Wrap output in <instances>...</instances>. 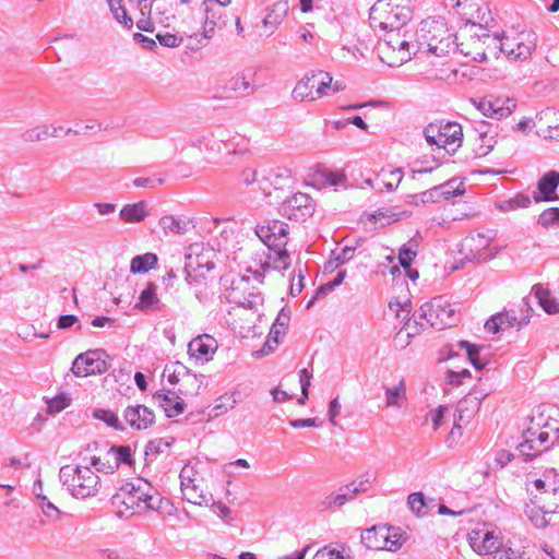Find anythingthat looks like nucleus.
Masks as SVG:
<instances>
[{
    "mask_svg": "<svg viewBox=\"0 0 559 559\" xmlns=\"http://www.w3.org/2000/svg\"><path fill=\"white\" fill-rule=\"evenodd\" d=\"M162 502L163 498L156 489L141 479L121 486L110 499L111 507L119 518L148 510H158Z\"/></svg>",
    "mask_w": 559,
    "mask_h": 559,
    "instance_id": "f257e3e1",
    "label": "nucleus"
},
{
    "mask_svg": "<svg viewBox=\"0 0 559 559\" xmlns=\"http://www.w3.org/2000/svg\"><path fill=\"white\" fill-rule=\"evenodd\" d=\"M59 479L76 499L94 497L100 488V478L91 465H64L59 471Z\"/></svg>",
    "mask_w": 559,
    "mask_h": 559,
    "instance_id": "f03ea898",
    "label": "nucleus"
},
{
    "mask_svg": "<svg viewBox=\"0 0 559 559\" xmlns=\"http://www.w3.org/2000/svg\"><path fill=\"white\" fill-rule=\"evenodd\" d=\"M418 49L431 52L437 57H444L450 52L460 51L461 44L455 43L456 36L447 34L443 24L429 25L423 23L416 33Z\"/></svg>",
    "mask_w": 559,
    "mask_h": 559,
    "instance_id": "7ed1b4c3",
    "label": "nucleus"
},
{
    "mask_svg": "<svg viewBox=\"0 0 559 559\" xmlns=\"http://www.w3.org/2000/svg\"><path fill=\"white\" fill-rule=\"evenodd\" d=\"M215 255L214 249L204 243H192L186 252V281L188 285H193L200 280L205 278V274L215 267L212 258Z\"/></svg>",
    "mask_w": 559,
    "mask_h": 559,
    "instance_id": "20e7f679",
    "label": "nucleus"
},
{
    "mask_svg": "<svg viewBox=\"0 0 559 559\" xmlns=\"http://www.w3.org/2000/svg\"><path fill=\"white\" fill-rule=\"evenodd\" d=\"M419 312V317L426 319L430 326L437 330L453 326L459 321L454 307L441 296L424 304Z\"/></svg>",
    "mask_w": 559,
    "mask_h": 559,
    "instance_id": "39448f33",
    "label": "nucleus"
},
{
    "mask_svg": "<svg viewBox=\"0 0 559 559\" xmlns=\"http://www.w3.org/2000/svg\"><path fill=\"white\" fill-rule=\"evenodd\" d=\"M460 35L462 37L468 36L469 40L473 41V49L465 50L464 43H460V52L466 57H471L474 61L484 62L487 59L485 55V48L481 47V44H486L487 41H492L495 44V48H497V43H499L498 35L489 34V31L481 24L468 22L466 23L460 31Z\"/></svg>",
    "mask_w": 559,
    "mask_h": 559,
    "instance_id": "423d86ee",
    "label": "nucleus"
},
{
    "mask_svg": "<svg viewBox=\"0 0 559 559\" xmlns=\"http://www.w3.org/2000/svg\"><path fill=\"white\" fill-rule=\"evenodd\" d=\"M226 298L229 302L246 309H255L262 300L261 295L250 284L249 277L246 276H236L231 280Z\"/></svg>",
    "mask_w": 559,
    "mask_h": 559,
    "instance_id": "0eeeda50",
    "label": "nucleus"
},
{
    "mask_svg": "<svg viewBox=\"0 0 559 559\" xmlns=\"http://www.w3.org/2000/svg\"><path fill=\"white\" fill-rule=\"evenodd\" d=\"M497 48L511 60H526L536 48V34L522 33L518 38H500Z\"/></svg>",
    "mask_w": 559,
    "mask_h": 559,
    "instance_id": "6e6552de",
    "label": "nucleus"
},
{
    "mask_svg": "<svg viewBox=\"0 0 559 559\" xmlns=\"http://www.w3.org/2000/svg\"><path fill=\"white\" fill-rule=\"evenodd\" d=\"M105 355L103 349L87 350L78 355L72 362V373L78 378H83L106 372L108 365L104 358Z\"/></svg>",
    "mask_w": 559,
    "mask_h": 559,
    "instance_id": "1a4fd4ad",
    "label": "nucleus"
},
{
    "mask_svg": "<svg viewBox=\"0 0 559 559\" xmlns=\"http://www.w3.org/2000/svg\"><path fill=\"white\" fill-rule=\"evenodd\" d=\"M314 212V203L307 193L297 192L286 198L280 206V213L292 221H305Z\"/></svg>",
    "mask_w": 559,
    "mask_h": 559,
    "instance_id": "9d476101",
    "label": "nucleus"
},
{
    "mask_svg": "<svg viewBox=\"0 0 559 559\" xmlns=\"http://www.w3.org/2000/svg\"><path fill=\"white\" fill-rule=\"evenodd\" d=\"M255 234L269 249L286 247L288 225L277 219L267 221L257 226Z\"/></svg>",
    "mask_w": 559,
    "mask_h": 559,
    "instance_id": "9b49d317",
    "label": "nucleus"
},
{
    "mask_svg": "<svg viewBox=\"0 0 559 559\" xmlns=\"http://www.w3.org/2000/svg\"><path fill=\"white\" fill-rule=\"evenodd\" d=\"M385 19L381 22V27L390 32L399 31L412 19L411 0H388L384 11Z\"/></svg>",
    "mask_w": 559,
    "mask_h": 559,
    "instance_id": "f8f14e48",
    "label": "nucleus"
},
{
    "mask_svg": "<svg viewBox=\"0 0 559 559\" xmlns=\"http://www.w3.org/2000/svg\"><path fill=\"white\" fill-rule=\"evenodd\" d=\"M477 397L464 396L456 406L454 414V425L450 432L449 438H455L462 436V423L467 424L471 418L479 411Z\"/></svg>",
    "mask_w": 559,
    "mask_h": 559,
    "instance_id": "ddd939ff",
    "label": "nucleus"
},
{
    "mask_svg": "<svg viewBox=\"0 0 559 559\" xmlns=\"http://www.w3.org/2000/svg\"><path fill=\"white\" fill-rule=\"evenodd\" d=\"M129 426L135 430H145L155 421L153 411L144 405H129L122 414Z\"/></svg>",
    "mask_w": 559,
    "mask_h": 559,
    "instance_id": "4468645a",
    "label": "nucleus"
},
{
    "mask_svg": "<svg viewBox=\"0 0 559 559\" xmlns=\"http://www.w3.org/2000/svg\"><path fill=\"white\" fill-rule=\"evenodd\" d=\"M476 107L484 116L500 120L511 115L512 110L515 108V103L510 98L506 100L500 98H481Z\"/></svg>",
    "mask_w": 559,
    "mask_h": 559,
    "instance_id": "2eb2a0df",
    "label": "nucleus"
},
{
    "mask_svg": "<svg viewBox=\"0 0 559 559\" xmlns=\"http://www.w3.org/2000/svg\"><path fill=\"white\" fill-rule=\"evenodd\" d=\"M468 542L473 550L479 555L497 552L500 547L499 538L487 530L473 531L468 535Z\"/></svg>",
    "mask_w": 559,
    "mask_h": 559,
    "instance_id": "dca6fc26",
    "label": "nucleus"
},
{
    "mask_svg": "<svg viewBox=\"0 0 559 559\" xmlns=\"http://www.w3.org/2000/svg\"><path fill=\"white\" fill-rule=\"evenodd\" d=\"M217 348L216 341L207 335H200L193 338L188 345V353L191 358L202 362L209 361Z\"/></svg>",
    "mask_w": 559,
    "mask_h": 559,
    "instance_id": "f3484780",
    "label": "nucleus"
},
{
    "mask_svg": "<svg viewBox=\"0 0 559 559\" xmlns=\"http://www.w3.org/2000/svg\"><path fill=\"white\" fill-rule=\"evenodd\" d=\"M153 399L164 409L165 415L169 418L176 417L183 413L185 402L173 391H159L153 395Z\"/></svg>",
    "mask_w": 559,
    "mask_h": 559,
    "instance_id": "a211bd4d",
    "label": "nucleus"
},
{
    "mask_svg": "<svg viewBox=\"0 0 559 559\" xmlns=\"http://www.w3.org/2000/svg\"><path fill=\"white\" fill-rule=\"evenodd\" d=\"M442 148L448 154H453L461 146L463 141V131L461 124L456 122L442 123V135H440Z\"/></svg>",
    "mask_w": 559,
    "mask_h": 559,
    "instance_id": "6ab92c4d",
    "label": "nucleus"
},
{
    "mask_svg": "<svg viewBox=\"0 0 559 559\" xmlns=\"http://www.w3.org/2000/svg\"><path fill=\"white\" fill-rule=\"evenodd\" d=\"M388 525H376L361 533V543L369 549H385L388 546Z\"/></svg>",
    "mask_w": 559,
    "mask_h": 559,
    "instance_id": "aec40b11",
    "label": "nucleus"
},
{
    "mask_svg": "<svg viewBox=\"0 0 559 559\" xmlns=\"http://www.w3.org/2000/svg\"><path fill=\"white\" fill-rule=\"evenodd\" d=\"M548 441L549 433L547 431H539L535 439H524L518 445V450L526 460H532L548 449Z\"/></svg>",
    "mask_w": 559,
    "mask_h": 559,
    "instance_id": "412c9836",
    "label": "nucleus"
},
{
    "mask_svg": "<svg viewBox=\"0 0 559 559\" xmlns=\"http://www.w3.org/2000/svg\"><path fill=\"white\" fill-rule=\"evenodd\" d=\"M559 186V173L550 170L546 173L538 181L537 189L539 195H534L536 202L542 200L550 201L554 200L556 190Z\"/></svg>",
    "mask_w": 559,
    "mask_h": 559,
    "instance_id": "4be33fe9",
    "label": "nucleus"
},
{
    "mask_svg": "<svg viewBox=\"0 0 559 559\" xmlns=\"http://www.w3.org/2000/svg\"><path fill=\"white\" fill-rule=\"evenodd\" d=\"M292 95L295 100L299 102L317 99L316 73L312 72L311 74L306 75L304 79H301L296 84Z\"/></svg>",
    "mask_w": 559,
    "mask_h": 559,
    "instance_id": "5701e85b",
    "label": "nucleus"
},
{
    "mask_svg": "<svg viewBox=\"0 0 559 559\" xmlns=\"http://www.w3.org/2000/svg\"><path fill=\"white\" fill-rule=\"evenodd\" d=\"M119 216L128 224L140 223L148 216L147 203L140 201L138 203L126 204L120 210Z\"/></svg>",
    "mask_w": 559,
    "mask_h": 559,
    "instance_id": "b1692460",
    "label": "nucleus"
},
{
    "mask_svg": "<svg viewBox=\"0 0 559 559\" xmlns=\"http://www.w3.org/2000/svg\"><path fill=\"white\" fill-rule=\"evenodd\" d=\"M536 119L539 123H547L546 129L542 131L546 139L559 141V112L552 109H546L537 114Z\"/></svg>",
    "mask_w": 559,
    "mask_h": 559,
    "instance_id": "393cba45",
    "label": "nucleus"
},
{
    "mask_svg": "<svg viewBox=\"0 0 559 559\" xmlns=\"http://www.w3.org/2000/svg\"><path fill=\"white\" fill-rule=\"evenodd\" d=\"M159 299L156 294V285L148 282L146 287L140 293L135 309L141 311H151L159 309Z\"/></svg>",
    "mask_w": 559,
    "mask_h": 559,
    "instance_id": "a878e982",
    "label": "nucleus"
},
{
    "mask_svg": "<svg viewBox=\"0 0 559 559\" xmlns=\"http://www.w3.org/2000/svg\"><path fill=\"white\" fill-rule=\"evenodd\" d=\"M385 406L401 408L407 400L405 381L402 379L394 386H384Z\"/></svg>",
    "mask_w": 559,
    "mask_h": 559,
    "instance_id": "bb28decb",
    "label": "nucleus"
},
{
    "mask_svg": "<svg viewBox=\"0 0 559 559\" xmlns=\"http://www.w3.org/2000/svg\"><path fill=\"white\" fill-rule=\"evenodd\" d=\"M289 10L288 2L286 0H278L267 9V14L263 19L264 26L275 28L282 23Z\"/></svg>",
    "mask_w": 559,
    "mask_h": 559,
    "instance_id": "cd10ccee",
    "label": "nucleus"
},
{
    "mask_svg": "<svg viewBox=\"0 0 559 559\" xmlns=\"http://www.w3.org/2000/svg\"><path fill=\"white\" fill-rule=\"evenodd\" d=\"M356 496L357 495L353 492V488L348 484L340 488L338 493H331L326 496L321 502L322 510H326L332 507L340 508L344 506L347 501L353 500Z\"/></svg>",
    "mask_w": 559,
    "mask_h": 559,
    "instance_id": "c85d7f7f",
    "label": "nucleus"
},
{
    "mask_svg": "<svg viewBox=\"0 0 559 559\" xmlns=\"http://www.w3.org/2000/svg\"><path fill=\"white\" fill-rule=\"evenodd\" d=\"M533 292L538 304L547 313H559V301L551 296L547 288H544L542 285H535L533 286Z\"/></svg>",
    "mask_w": 559,
    "mask_h": 559,
    "instance_id": "c756f323",
    "label": "nucleus"
},
{
    "mask_svg": "<svg viewBox=\"0 0 559 559\" xmlns=\"http://www.w3.org/2000/svg\"><path fill=\"white\" fill-rule=\"evenodd\" d=\"M62 128L59 127H49V126H37L35 128L26 130L22 134V139L25 142H36V141H43L48 138H57L59 136V131H61Z\"/></svg>",
    "mask_w": 559,
    "mask_h": 559,
    "instance_id": "7c9ffc66",
    "label": "nucleus"
},
{
    "mask_svg": "<svg viewBox=\"0 0 559 559\" xmlns=\"http://www.w3.org/2000/svg\"><path fill=\"white\" fill-rule=\"evenodd\" d=\"M164 373H167V380L171 385H176L180 378H191L193 381H198V377L191 373L190 369L183 366L179 361L170 362L165 366Z\"/></svg>",
    "mask_w": 559,
    "mask_h": 559,
    "instance_id": "2f4dec72",
    "label": "nucleus"
},
{
    "mask_svg": "<svg viewBox=\"0 0 559 559\" xmlns=\"http://www.w3.org/2000/svg\"><path fill=\"white\" fill-rule=\"evenodd\" d=\"M189 224V221H185L173 215H165L159 219V225L166 235H183L188 231Z\"/></svg>",
    "mask_w": 559,
    "mask_h": 559,
    "instance_id": "473e14b6",
    "label": "nucleus"
},
{
    "mask_svg": "<svg viewBox=\"0 0 559 559\" xmlns=\"http://www.w3.org/2000/svg\"><path fill=\"white\" fill-rule=\"evenodd\" d=\"M158 258L155 253L147 252L135 255L130 263V271L134 274L146 273L157 265Z\"/></svg>",
    "mask_w": 559,
    "mask_h": 559,
    "instance_id": "72a5a7b5",
    "label": "nucleus"
},
{
    "mask_svg": "<svg viewBox=\"0 0 559 559\" xmlns=\"http://www.w3.org/2000/svg\"><path fill=\"white\" fill-rule=\"evenodd\" d=\"M421 51V49H418V43L417 39L415 43H411L405 38H401L399 48L396 49L397 57L396 60L390 62V67H397L403 64L404 62H407L411 60L412 55H416L417 52Z\"/></svg>",
    "mask_w": 559,
    "mask_h": 559,
    "instance_id": "f704fd0d",
    "label": "nucleus"
},
{
    "mask_svg": "<svg viewBox=\"0 0 559 559\" xmlns=\"http://www.w3.org/2000/svg\"><path fill=\"white\" fill-rule=\"evenodd\" d=\"M111 454V447L106 452L104 459L99 456H92L90 460V465L96 469V472L104 474H112L117 471V461H115L114 455Z\"/></svg>",
    "mask_w": 559,
    "mask_h": 559,
    "instance_id": "c9c22d12",
    "label": "nucleus"
},
{
    "mask_svg": "<svg viewBox=\"0 0 559 559\" xmlns=\"http://www.w3.org/2000/svg\"><path fill=\"white\" fill-rule=\"evenodd\" d=\"M457 346L466 349L468 360L471 361L475 369L481 370L485 368V366L487 365V360L481 359L479 357V352L481 349L480 346L474 345L467 341H460L457 343Z\"/></svg>",
    "mask_w": 559,
    "mask_h": 559,
    "instance_id": "e433bc0d",
    "label": "nucleus"
},
{
    "mask_svg": "<svg viewBox=\"0 0 559 559\" xmlns=\"http://www.w3.org/2000/svg\"><path fill=\"white\" fill-rule=\"evenodd\" d=\"M204 11H205V22H204V31L203 37L210 39L214 35L215 26L217 25V20L219 19V14L215 12L212 2L204 1Z\"/></svg>",
    "mask_w": 559,
    "mask_h": 559,
    "instance_id": "4c0bfd02",
    "label": "nucleus"
},
{
    "mask_svg": "<svg viewBox=\"0 0 559 559\" xmlns=\"http://www.w3.org/2000/svg\"><path fill=\"white\" fill-rule=\"evenodd\" d=\"M181 491L183 499L190 503L197 506H206L209 503V497L203 492V490H200L197 485L182 487Z\"/></svg>",
    "mask_w": 559,
    "mask_h": 559,
    "instance_id": "58836bf2",
    "label": "nucleus"
},
{
    "mask_svg": "<svg viewBox=\"0 0 559 559\" xmlns=\"http://www.w3.org/2000/svg\"><path fill=\"white\" fill-rule=\"evenodd\" d=\"M117 461V469L120 465L132 466L134 459L130 445H111V454Z\"/></svg>",
    "mask_w": 559,
    "mask_h": 559,
    "instance_id": "ea45409f",
    "label": "nucleus"
},
{
    "mask_svg": "<svg viewBox=\"0 0 559 559\" xmlns=\"http://www.w3.org/2000/svg\"><path fill=\"white\" fill-rule=\"evenodd\" d=\"M93 416L118 431H124V426L119 420L117 414L109 409L96 408L93 412Z\"/></svg>",
    "mask_w": 559,
    "mask_h": 559,
    "instance_id": "a19ab883",
    "label": "nucleus"
},
{
    "mask_svg": "<svg viewBox=\"0 0 559 559\" xmlns=\"http://www.w3.org/2000/svg\"><path fill=\"white\" fill-rule=\"evenodd\" d=\"M407 503L414 514L424 516L428 513L426 499L423 492H413L408 496Z\"/></svg>",
    "mask_w": 559,
    "mask_h": 559,
    "instance_id": "79ce46f5",
    "label": "nucleus"
},
{
    "mask_svg": "<svg viewBox=\"0 0 559 559\" xmlns=\"http://www.w3.org/2000/svg\"><path fill=\"white\" fill-rule=\"evenodd\" d=\"M273 254L269 255V259L273 261V267L275 270H286L290 265V259L288 251L285 247L270 249Z\"/></svg>",
    "mask_w": 559,
    "mask_h": 559,
    "instance_id": "37998d69",
    "label": "nucleus"
},
{
    "mask_svg": "<svg viewBox=\"0 0 559 559\" xmlns=\"http://www.w3.org/2000/svg\"><path fill=\"white\" fill-rule=\"evenodd\" d=\"M438 190L441 200H449L452 197L462 195L465 191L463 183H456L455 180H449L448 182L438 186Z\"/></svg>",
    "mask_w": 559,
    "mask_h": 559,
    "instance_id": "c03bdc74",
    "label": "nucleus"
},
{
    "mask_svg": "<svg viewBox=\"0 0 559 559\" xmlns=\"http://www.w3.org/2000/svg\"><path fill=\"white\" fill-rule=\"evenodd\" d=\"M171 442L164 439V438H157L154 440H151L145 448V455L146 457L152 456L151 460L156 457L158 454L164 453L168 448H170Z\"/></svg>",
    "mask_w": 559,
    "mask_h": 559,
    "instance_id": "a18cd8bd",
    "label": "nucleus"
},
{
    "mask_svg": "<svg viewBox=\"0 0 559 559\" xmlns=\"http://www.w3.org/2000/svg\"><path fill=\"white\" fill-rule=\"evenodd\" d=\"M406 542V536L402 533L401 528L389 526L388 546L386 550L396 551Z\"/></svg>",
    "mask_w": 559,
    "mask_h": 559,
    "instance_id": "49530a36",
    "label": "nucleus"
},
{
    "mask_svg": "<svg viewBox=\"0 0 559 559\" xmlns=\"http://www.w3.org/2000/svg\"><path fill=\"white\" fill-rule=\"evenodd\" d=\"M557 480V474L555 469L545 471L543 478H538L534 480V486L537 490L543 491L546 495H549L551 487L555 485Z\"/></svg>",
    "mask_w": 559,
    "mask_h": 559,
    "instance_id": "de8ad7c7",
    "label": "nucleus"
},
{
    "mask_svg": "<svg viewBox=\"0 0 559 559\" xmlns=\"http://www.w3.org/2000/svg\"><path fill=\"white\" fill-rule=\"evenodd\" d=\"M316 73V94L317 98L328 94L331 90L332 76L330 73L324 71H318Z\"/></svg>",
    "mask_w": 559,
    "mask_h": 559,
    "instance_id": "09e8293b",
    "label": "nucleus"
},
{
    "mask_svg": "<svg viewBox=\"0 0 559 559\" xmlns=\"http://www.w3.org/2000/svg\"><path fill=\"white\" fill-rule=\"evenodd\" d=\"M538 224L545 228L559 227V207L545 210L538 217Z\"/></svg>",
    "mask_w": 559,
    "mask_h": 559,
    "instance_id": "8fccbe9b",
    "label": "nucleus"
},
{
    "mask_svg": "<svg viewBox=\"0 0 559 559\" xmlns=\"http://www.w3.org/2000/svg\"><path fill=\"white\" fill-rule=\"evenodd\" d=\"M37 499L39 500V507L43 513L48 519L57 521L60 518L61 511L46 496L37 493Z\"/></svg>",
    "mask_w": 559,
    "mask_h": 559,
    "instance_id": "3c124183",
    "label": "nucleus"
},
{
    "mask_svg": "<svg viewBox=\"0 0 559 559\" xmlns=\"http://www.w3.org/2000/svg\"><path fill=\"white\" fill-rule=\"evenodd\" d=\"M525 514L527 515L532 524L537 528H544L548 525L546 512L538 507H527V509L525 510Z\"/></svg>",
    "mask_w": 559,
    "mask_h": 559,
    "instance_id": "603ef678",
    "label": "nucleus"
},
{
    "mask_svg": "<svg viewBox=\"0 0 559 559\" xmlns=\"http://www.w3.org/2000/svg\"><path fill=\"white\" fill-rule=\"evenodd\" d=\"M345 551V547L340 550L331 546H324L314 554L312 559H348L349 556Z\"/></svg>",
    "mask_w": 559,
    "mask_h": 559,
    "instance_id": "864d4df0",
    "label": "nucleus"
},
{
    "mask_svg": "<svg viewBox=\"0 0 559 559\" xmlns=\"http://www.w3.org/2000/svg\"><path fill=\"white\" fill-rule=\"evenodd\" d=\"M290 321V311L286 307L282 308L277 314L275 322L273 323L270 335H273L275 343H277V336L281 333L278 328L285 329Z\"/></svg>",
    "mask_w": 559,
    "mask_h": 559,
    "instance_id": "5fc2aeb1",
    "label": "nucleus"
},
{
    "mask_svg": "<svg viewBox=\"0 0 559 559\" xmlns=\"http://www.w3.org/2000/svg\"><path fill=\"white\" fill-rule=\"evenodd\" d=\"M531 199L528 195L519 193L514 198L503 202L500 206L502 211H512L516 209H524L530 206Z\"/></svg>",
    "mask_w": 559,
    "mask_h": 559,
    "instance_id": "6e6d98bb",
    "label": "nucleus"
},
{
    "mask_svg": "<svg viewBox=\"0 0 559 559\" xmlns=\"http://www.w3.org/2000/svg\"><path fill=\"white\" fill-rule=\"evenodd\" d=\"M384 177L383 185L388 191H393L400 185L403 179V173L401 168H395L389 173H382Z\"/></svg>",
    "mask_w": 559,
    "mask_h": 559,
    "instance_id": "4d7b16f0",
    "label": "nucleus"
},
{
    "mask_svg": "<svg viewBox=\"0 0 559 559\" xmlns=\"http://www.w3.org/2000/svg\"><path fill=\"white\" fill-rule=\"evenodd\" d=\"M71 399L67 394H59L48 402V413L57 414L70 405Z\"/></svg>",
    "mask_w": 559,
    "mask_h": 559,
    "instance_id": "13d9d810",
    "label": "nucleus"
},
{
    "mask_svg": "<svg viewBox=\"0 0 559 559\" xmlns=\"http://www.w3.org/2000/svg\"><path fill=\"white\" fill-rule=\"evenodd\" d=\"M417 252L415 249L408 247L407 245H403L399 251V261L403 269H409Z\"/></svg>",
    "mask_w": 559,
    "mask_h": 559,
    "instance_id": "bf43d9fd",
    "label": "nucleus"
},
{
    "mask_svg": "<svg viewBox=\"0 0 559 559\" xmlns=\"http://www.w3.org/2000/svg\"><path fill=\"white\" fill-rule=\"evenodd\" d=\"M497 316L499 318V321L502 323L503 329L504 328H513L516 324H519V325L526 324L528 322L527 320L519 321L514 310L499 312V313H497Z\"/></svg>",
    "mask_w": 559,
    "mask_h": 559,
    "instance_id": "052dcab7",
    "label": "nucleus"
},
{
    "mask_svg": "<svg viewBox=\"0 0 559 559\" xmlns=\"http://www.w3.org/2000/svg\"><path fill=\"white\" fill-rule=\"evenodd\" d=\"M111 13L121 11V17L123 19V25L127 28L133 26V20L128 15L127 10L123 7L122 0H107Z\"/></svg>",
    "mask_w": 559,
    "mask_h": 559,
    "instance_id": "680f3d73",
    "label": "nucleus"
},
{
    "mask_svg": "<svg viewBox=\"0 0 559 559\" xmlns=\"http://www.w3.org/2000/svg\"><path fill=\"white\" fill-rule=\"evenodd\" d=\"M195 471L193 466L185 465L179 474L180 488L195 485Z\"/></svg>",
    "mask_w": 559,
    "mask_h": 559,
    "instance_id": "e2e57ef3",
    "label": "nucleus"
},
{
    "mask_svg": "<svg viewBox=\"0 0 559 559\" xmlns=\"http://www.w3.org/2000/svg\"><path fill=\"white\" fill-rule=\"evenodd\" d=\"M218 402L219 403H216L213 408L215 416H219L226 413L228 409L234 408L236 404V400H234L231 396H222L218 399Z\"/></svg>",
    "mask_w": 559,
    "mask_h": 559,
    "instance_id": "0e129e2a",
    "label": "nucleus"
},
{
    "mask_svg": "<svg viewBox=\"0 0 559 559\" xmlns=\"http://www.w3.org/2000/svg\"><path fill=\"white\" fill-rule=\"evenodd\" d=\"M165 183V179L163 177H139L133 180V185L138 188H155L156 186H162Z\"/></svg>",
    "mask_w": 559,
    "mask_h": 559,
    "instance_id": "69168bd1",
    "label": "nucleus"
},
{
    "mask_svg": "<svg viewBox=\"0 0 559 559\" xmlns=\"http://www.w3.org/2000/svg\"><path fill=\"white\" fill-rule=\"evenodd\" d=\"M156 38L158 39L160 45L169 48L178 47L182 41L181 37H178L177 35L170 33L157 34Z\"/></svg>",
    "mask_w": 559,
    "mask_h": 559,
    "instance_id": "338daca9",
    "label": "nucleus"
},
{
    "mask_svg": "<svg viewBox=\"0 0 559 559\" xmlns=\"http://www.w3.org/2000/svg\"><path fill=\"white\" fill-rule=\"evenodd\" d=\"M228 88L235 92H247L250 88V83L245 75H236L229 81Z\"/></svg>",
    "mask_w": 559,
    "mask_h": 559,
    "instance_id": "774afa93",
    "label": "nucleus"
}]
</instances>
